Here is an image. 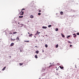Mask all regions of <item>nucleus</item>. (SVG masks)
Returning <instances> with one entry per match:
<instances>
[{
    "label": "nucleus",
    "mask_w": 79,
    "mask_h": 79,
    "mask_svg": "<svg viewBox=\"0 0 79 79\" xmlns=\"http://www.w3.org/2000/svg\"><path fill=\"white\" fill-rule=\"evenodd\" d=\"M46 69V67H44L42 69V72H44V71H45Z\"/></svg>",
    "instance_id": "nucleus-1"
},
{
    "label": "nucleus",
    "mask_w": 79,
    "mask_h": 79,
    "mask_svg": "<svg viewBox=\"0 0 79 79\" xmlns=\"http://www.w3.org/2000/svg\"><path fill=\"white\" fill-rule=\"evenodd\" d=\"M21 12L22 13L20 14V15H24V12H22V10H21V12H20V13Z\"/></svg>",
    "instance_id": "nucleus-2"
},
{
    "label": "nucleus",
    "mask_w": 79,
    "mask_h": 79,
    "mask_svg": "<svg viewBox=\"0 0 79 79\" xmlns=\"http://www.w3.org/2000/svg\"><path fill=\"white\" fill-rule=\"evenodd\" d=\"M14 45V43H12L10 45V47H13Z\"/></svg>",
    "instance_id": "nucleus-3"
},
{
    "label": "nucleus",
    "mask_w": 79,
    "mask_h": 79,
    "mask_svg": "<svg viewBox=\"0 0 79 79\" xmlns=\"http://www.w3.org/2000/svg\"><path fill=\"white\" fill-rule=\"evenodd\" d=\"M19 37H17L16 39V40L17 41H18V40H19Z\"/></svg>",
    "instance_id": "nucleus-4"
},
{
    "label": "nucleus",
    "mask_w": 79,
    "mask_h": 79,
    "mask_svg": "<svg viewBox=\"0 0 79 79\" xmlns=\"http://www.w3.org/2000/svg\"><path fill=\"white\" fill-rule=\"evenodd\" d=\"M42 28H43V29H47V27L43 26L42 27Z\"/></svg>",
    "instance_id": "nucleus-5"
},
{
    "label": "nucleus",
    "mask_w": 79,
    "mask_h": 79,
    "mask_svg": "<svg viewBox=\"0 0 79 79\" xmlns=\"http://www.w3.org/2000/svg\"><path fill=\"white\" fill-rule=\"evenodd\" d=\"M60 14L61 15H63V11H61L60 12Z\"/></svg>",
    "instance_id": "nucleus-6"
},
{
    "label": "nucleus",
    "mask_w": 79,
    "mask_h": 79,
    "mask_svg": "<svg viewBox=\"0 0 79 79\" xmlns=\"http://www.w3.org/2000/svg\"><path fill=\"white\" fill-rule=\"evenodd\" d=\"M30 18L31 19L34 18V16L32 15H31L30 16Z\"/></svg>",
    "instance_id": "nucleus-7"
},
{
    "label": "nucleus",
    "mask_w": 79,
    "mask_h": 79,
    "mask_svg": "<svg viewBox=\"0 0 79 79\" xmlns=\"http://www.w3.org/2000/svg\"><path fill=\"white\" fill-rule=\"evenodd\" d=\"M61 35L64 38V35L63 34L61 33Z\"/></svg>",
    "instance_id": "nucleus-8"
},
{
    "label": "nucleus",
    "mask_w": 79,
    "mask_h": 79,
    "mask_svg": "<svg viewBox=\"0 0 79 79\" xmlns=\"http://www.w3.org/2000/svg\"><path fill=\"white\" fill-rule=\"evenodd\" d=\"M6 68V66L5 67L2 69V71H4V70H5V69Z\"/></svg>",
    "instance_id": "nucleus-9"
},
{
    "label": "nucleus",
    "mask_w": 79,
    "mask_h": 79,
    "mask_svg": "<svg viewBox=\"0 0 79 79\" xmlns=\"http://www.w3.org/2000/svg\"><path fill=\"white\" fill-rule=\"evenodd\" d=\"M39 51H36L35 52V53H36L37 54H38V53H39Z\"/></svg>",
    "instance_id": "nucleus-10"
},
{
    "label": "nucleus",
    "mask_w": 79,
    "mask_h": 79,
    "mask_svg": "<svg viewBox=\"0 0 79 79\" xmlns=\"http://www.w3.org/2000/svg\"><path fill=\"white\" fill-rule=\"evenodd\" d=\"M73 35H74L73 36L74 37H76V34H73Z\"/></svg>",
    "instance_id": "nucleus-11"
},
{
    "label": "nucleus",
    "mask_w": 79,
    "mask_h": 79,
    "mask_svg": "<svg viewBox=\"0 0 79 79\" xmlns=\"http://www.w3.org/2000/svg\"><path fill=\"white\" fill-rule=\"evenodd\" d=\"M59 67L60 69H63V68H64V67H61V66H60Z\"/></svg>",
    "instance_id": "nucleus-12"
},
{
    "label": "nucleus",
    "mask_w": 79,
    "mask_h": 79,
    "mask_svg": "<svg viewBox=\"0 0 79 79\" xmlns=\"http://www.w3.org/2000/svg\"><path fill=\"white\" fill-rule=\"evenodd\" d=\"M11 41H14L15 40V39H12V38L11 39Z\"/></svg>",
    "instance_id": "nucleus-13"
},
{
    "label": "nucleus",
    "mask_w": 79,
    "mask_h": 79,
    "mask_svg": "<svg viewBox=\"0 0 79 79\" xmlns=\"http://www.w3.org/2000/svg\"><path fill=\"white\" fill-rule=\"evenodd\" d=\"M56 31H58V28H56L55 29Z\"/></svg>",
    "instance_id": "nucleus-14"
},
{
    "label": "nucleus",
    "mask_w": 79,
    "mask_h": 79,
    "mask_svg": "<svg viewBox=\"0 0 79 79\" xmlns=\"http://www.w3.org/2000/svg\"><path fill=\"white\" fill-rule=\"evenodd\" d=\"M52 27V25H50L48 26V27Z\"/></svg>",
    "instance_id": "nucleus-15"
},
{
    "label": "nucleus",
    "mask_w": 79,
    "mask_h": 79,
    "mask_svg": "<svg viewBox=\"0 0 79 79\" xmlns=\"http://www.w3.org/2000/svg\"><path fill=\"white\" fill-rule=\"evenodd\" d=\"M24 26V24H20V27H21L22 26Z\"/></svg>",
    "instance_id": "nucleus-16"
},
{
    "label": "nucleus",
    "mask_w": 79,
    "mask_h": 79,
    "mask_svg": "<svg viewBox=\"0 0 79 79\" xmlns=\"http://www.w3.org/2000/svg\"><path fill=\"white\" fill-rule=\"evenodd\" d=\"M56 48H58V44H57L56 46Z\"/></svg>",
    "instance_id": "nucleus-17"
},
{
    "label": "nucleus",
    "mask_w": 79,
    "mask_h": 79,
    "mask_svg": "<svg viewBox=\"0 0 79 79\" xmlns=\"http://www.w3.org/2000/svg\"><path fill=\"white\" fill-rule=\"evenodd\" d=\"M35 58H38V57H37V55H35Z\"/></svg>",
    "instance_id": "nucleus-18"
},
{
    "label": "nucleus",
    "mask_w": 79,
    "mask_h": 79,
    "mask_svg": "<svg viewBox=\"0 0 79 79\" xmlns=\"http://www.w3.org/2000/svg\"><path fill=\"white\" fill-rule=\"evenodd\" d=\"M45 47L46 48H47V47H48V45H47V44H45Z\"/></svg>",
    "instance_id": "nucleus-19"
},
{
    "label": "nucleus",
    "mask_w": 79,
    "mask_h": 79,
    "mask_svg": "<svg viewBox=\"0 0 79 79\" xmlns=\"http://www.w3.org/2000/svg\"><path fill=\"white\" fill-rule=\"evenodd\" d=\"M16 33H17V32H13V34H16Z\"/></svg>",
    "instance_id": "nucleus-20"
},
{
    "label": "nucleus",
    "mask_w": 79,
    "mask_h": 79,
    "mask_svg": "<svg viewBox=\"0 0 79 79\" xmlns=\"http://www.w3.org/2000/svg\"><path fill=\"white\" fill-rule=\"evenodd\" d=\"M24 42H29V41H26V40H25L24 41Z\"/></svg>",
    "instance_id": "nucleus-21"
},
{
    "label": "nucleus",
    "mask_w": 79,
    "mask_h": 79,
    "mask_svg": "<svg viewBox=\"0 0 79 79\" xmlns=\"http://www.w3.org/2000/svg\"><path fill=\"white\" fill-rule=\"evenodd\" d=\"M68 43H69V44H72V43L70 41H68Z\"/></svg>",
    "instance_id": "nucleus-22"
},
{
    "label": "nucleus",
    "mask_w": 79,
    "mask_h": 79,
    "mask_svg": "<svg viewBox=\"0 0 79 79\" xmlns=\"http://www.w3.org/2000/svg\"><path fill=\"white\" fill-rule=\"evenodd\" d=\"M23 63H20V66H22V65H23Z\"/></svg>",
    "instance_id": "nucleus-23"
},
{
    "label": "nucleus",
    "mask_w": 79,
    "mask_h": 79,
    "mask_svg": "<svg viewBox=\"0 0 79 79\" xmlns=\"http://www.w3.org/2000/svg\"><path fill=\"white\" fill-rule=\"evenodd\" d=\"M38 15H41V13H38Z\"/></svg>",
    "instance_id": "nucleus-24"
},
{
    "label": "nucleus",
    "mask_w": 79,
    "mask_h": 79,
    "mask_svg": "<svg viewBox=\"0 0 79 79\" xmlns=\"http://www.w3.org/2000/svg\"><path fill=\"white\" fill-rule=\"evenodd\" d=\"M69 37H70V35H69L67 37V39H68Z\"/></svg>",
    "instance_id": "nucleus-25"
},
{
    "label": "nucleus",
    "mask_w": 79,
    "mask_h": 79,
    "mask_svg": "<svg viewBox=\"0 0 79 79\" xmlns=\"http://www.w3.org/2000/svg\"><path fill=\"white\" fill-rule=\"evenodd\" d=\"M52 65H50L49 66V68H50V67H52Z\"/></svg>",
    "instance_id": "nucleus-26"
},
{
    "label": "nucleus",
    "mask_w": 79,
    "mask_h": 79,
    "mask_svg": "<svg viewBox=\"0 0 79 79\" xmlns=\"http://www.w3.org/2000/svg\"><path fill=\"white\" fill-rule=\"evenodd\" d=\"M77 35H79V32H77Z\"/></svg>",
    "instance_id": "nucleus-27"
},
{
    "label": "nucleus",
    "mask_w": 79,
    "mask_h": 79,
    "mask_svg": "<svg viewBox=\"0 0 79 79\" xmlns=\"http://www.w3.org/2000/svg\"><path fill=\"white\" fill-rule=\"evenodd\" d=\"M29 37H32V35H29Z\"/></svg>",
    "instance_id": "nucleus-28"
},
{
    "label": "nucleus",
    "mask_w": 79,
    "mask_h": 79,
    "mask_svg": "<svg viewBox=\"0 0 79 79\" xmlns=\"http://www.w3.org/2000/svg\"><path fill=\"white\" fill-rule=\"evenodd\" d=\"M23 16H20V18H23Z\"/></svg>",
    "instance_id": "nucleus-29"
},
{
    "label": "nucleus",
    "mask_w": 79,
    "mask_h": 79,
    "mask_svg": "<svg viewBox=\"0 0 79 79\" xmlns=\"http://www.w3.org/2000/svg\"><path fill=\"white\" fill-rule=\"evenodd\" d=\"M38 35H39V34H40V32H39V33H38Z\"/></svg>",
    "instance_id": "nucleus-30"
},
{
    "label": "nucleus",
    "mask_w": 79,
    "mask_h": 79,
    "mask_svg": "<svg viewBox=\"0 0 79 79\" xmlns=\"http://www.w3.org/2000/svg\"><path fill=\"white\" fill-rule=\"evenodd\" d=\"M42 52H44V50H42Z\"/></svg>",
    "instance_id": "nucleus-31"
},
{
    "label": "nucleus",
    "mask_w": 79,
    "mask_h": 79,
    "mask_svg": "<svg viewBox=\"0 0 79 79\" xmlns=\"http://www.w3.org/2000/svg\"><path fill=\"white\" fill-rule=\"evenodd\" d=\"M70 47H72V45H70Z\"/></svg>",
    "instance_id": "nucleus-32"
},
{
    "label": "nucleus",
    "mask_w": 79,
    "mask_h": 79,
    "mask_svg": "<svg viewBox=\"0 0 79 79\" xmlns=\"http://www.w3.org/2000/svg\"><path fill=\"white\" fill-rule=\"evenodd\" d=\"M59 69H56V70H57V71H58V70H59Z\"/></svg>",
    "instance_id": "nucleus-33"
},
{
    "label": "nucleus",
    "mask_w": 79,
    "mask_h": 79,
    "mask_svg": "<svg viewBox=\"0 0 79 79\" xmlns=\"http://www.w3.org/2000/svg\"><path fill=\"white\" fill-rule=\"evenodd\" d=\"M25 10V9H22V10Z\"/></svg>",
    "instance_id": "nucleus-34"
},
{
    "label": "nucleus",
    "mask_w": 79,
    "mask_h": 79,
    "mask_svg": "<svg viewBox=\"0 0 79 79\" xmlns=\"http://www.w3.org/2000/svg\"><path fill=\"white\" fill-rule=\"evenodd\" d=\"M37 34H38L39 33V31H37Z\"/></svg>",
    "instance_id": "nucleus-35"
},
{
    "label": "nucleus",
    "mask_w": 79,
    "mask_h": 79,
    "mask_svg": "<svg viewBox=\"0 0 79 79\" xmlns=\"http://www.w3.org/2000/svg\"><path fill=\"white\" fill-rule=\"evenodd\" d=\"M39 12H41V10H39Z\"/></svg>",
    "instance_id": "nucleus-36"
},
{
    "label": "nucleus",
    "mask_w": 79,
    "mask_h": 79,
    "mask_svg": "<svg viewBox=\"0 0 79 79\" xmlns=\"http://www.w3.org/2000/svg\"><path fill=\"white\" fill-rule=\"evenodd\" d=\"M35 47H36V48H37V47H37V46H35Z\"/></svg>",
    "instance_id": "nucleus-37"
},
{
    "label": "nucleus",
    "mask_w": 79,
    "mask_h": 79,
    "mask_svg": "<svg viewBox=\"0 0 79 79\" xmlns=\"http://www.w3.org/2000/svg\"><path fill=\"white\" fill-rule=\"evenodd\" d=\"M30 35H32V34H30Z\"/></svg>",
    "instance_id": "nucleus-38"
},
{
    "label": "nucleus",
    "mask_w": 79,
    "mask_h": 79,
    "mask_svg": "<svg viewBox=\"0 0 79 79\" xmlns=\"http://www.w3.org/2000/svg\"><path fill=\"white\" fill-rule=\"evenodd\" d=\"M10 58H11V56H10Z\"/></svg>",
    "instance_id": "nucleus-39"
},
{
    "label": "nucleus",
    "mask_w": 79,
    "mask_h": 79,
    "mask_svg": "<svg viewBox=\"0 0 79 79\" xmlns=\"http://www.w3.org/2000/svg\"><path fill=\"white\" fill-rule=\"evenodd\" d=\"M28 34H30V33H29V32H28Z\"/></svg>",
    "instance_id": "nucleus-40"
},
{
    "label": "nucleus",
    "mask_w": 79,
    "mask_h": 79,
    "mask_svg": "<svg viewBox=\"0 0 79 79\" xmlns=\"http://www.w3.org/2000/svg\"><path fill=\"white\" fill-rule=\"evenodd\" d=\"M37 34V33H36V34H35V35H36Z\"/></svg>",
    "instance_id": "nucleus-41"
},
{
    "label": "nucleus",
    "mask_w": 79,
    "mask_h": 79,
    "mask_svg": "<svg viewBox=\"0 0 79 79\" xmlns=\"http://www.w3.org/2000/svg\"><path fill=\"white\" fill-rule=\"evenodd\" d=\"M34 37H35V38H36V37H35V36Z\"/></svg>",
    "instance_id": "nucleus-42"
},
{
    "label": "nucleus",
    "mask_w": 79,
    "mask_h": 79,
    "mask_svg": "<svg viewBox=\"0 0 79 79\" xmlns=\"http://www.w3.org/2000/svg\"><path fill=\"white\" fill-rule=\"evenodd\" d=\"M19 18H20V16H19Z\"/></svg>",
    "instance_id": "nucleus-43"
},
{
    "label": "nucleus",
    "mask_w": 79,
    "mask_h": 79,
    "mask_svg": "<svg viewBox=\"0 0 79 79\" xmlns=\"http://www.w3.org/2000/svg\"><path fill=\"white\" fill-rule=\"evenodd\" d=\"M36 40V41H37V40Z\"/></svg>",
    "instance_id": "nucleus-44"
},
{
    "label": "nucleus",
    "mask_w": 79,
    "mask_h": 79,
    "mask_svg": "<svg viewBox=\"0 0 79 79\" xmlns=\"http://www.w3.org/2000/svg\"><path fill=\"white\" fill-rule=\"evenodd\" d=\"M57 75L58 74V73H57Z\"/></svg>",
    "instance_id": "nucleus-45"
}]
</instances>
